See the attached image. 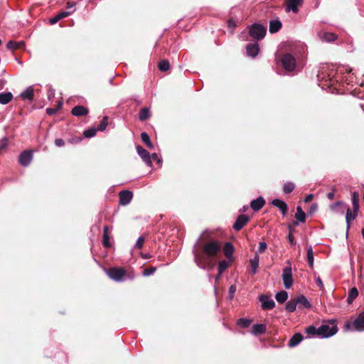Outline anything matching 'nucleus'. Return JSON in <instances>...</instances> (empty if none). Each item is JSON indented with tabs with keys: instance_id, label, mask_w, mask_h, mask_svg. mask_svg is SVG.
<instances>
[{
	"instance_id": "27",
	"label": "nucleus",
	"mask_w": 364,
	"mask_h": 364,
	"mask_svg": "<svg viewBox=\"0 0 364 364\" xmlns=\"http://www.w3.org/2000/svg\"><path fill=\"white\" fill-rule=\"evenodd\" d=\"M259 257L257 254H255L254 257L250 259V260L251 272H252V274H255L257 273V268L259 267Z\"/></svg>"
},
{
	"instance_id": "10",
	"label": "nucleus",
	"mask_w": 364,
	"mask_h": 364,
	"mask_svg": "<svg viewBox=\"0 0 364 364\" xmlns=\"http://www.w3.org/2000/svg\"><path fill=\"white\" fill-rule=\"evenodd\" d=\"M348 207L349 206L343 201H336V203L330 205V209L332 212L341 215H343Z\"/></svg>"
},
{
	"instance_id": "49",
	"label": "nucleus",
	"mask_w": 364,
	"mask_h": 364,
	"mask_svg": "<svg viewBox=\"0 0 364 364\" xmlns=\"http://www.w3.org/2000/svg\"><path fill=\"white\" fill-rule=\"evenodd\" d=\"M237 289L236 285L232 284L229 287L228 290V298L230 299H232L233 298V295L235 293Z\"/></svg>"
},
{
	"instance_id": "57",
	"label": "nucleus",
	"mask_w": 364,
	"mask_h": 364,
	"mask_svg": "<svg viewBox=\"0 0 364 364\" xmlns=\"http://www.w3.org/2000/svg\"><path fill=\"white\" fill-rule=\"evenodd\" d=\"M317 209H318V205L314 203V204L311 205L309 212V213H313L316 212L317 210Z\"/></svg>"
},
{
	"instance_id": "3",
	"label": "nucleus",
	"mask_w": 364,
	"mask_h": 364,
	"mask_svg": "<svg viewBox=\"0 0 364 364\" xmlns=\"http://www.w3.org/2000/svg\"><path fill=\"white\" fill-rule=\"evenodd\" d=\"M107 276L117 282H123L127 279H133L134 276L129 277L122 267H111L105 269Z\"/></svg>"
},
{
	"instance_id": "21",
	"label": "nucleus",
	"mask_w": 364,
	"mask_h": 364,
	"mask_svg": "<svg viewBox=\"0 0 364 364\" xmlns=\"http://www.w3.org/2000/svg\"><path fill=\"white\" fill-rule=\"evenodd\" d=\"M282 23L279 19L271 20L269 21V31L270 33H275L282 28Z\"/></svg>"
},
{
	"instance_id": "11",
	"label": "nucleus",
	"mask_w": 364,
	"mask_h": 364,
	"mask_svg": "<svg viewBox=\"0 0 364 364\" xmlns=\"http://www.w3.org/2000/svg\"><path fill=\"white\" fill-rule=\"evenodd\" d=\"M259 300L262 302L261 306L263 310H270L275 306L274 301L266 295H260Z\"/></svg>"
},
{
	"instance_id": "52",
	"label": "nucleus",
	"mask_w": 364,
	"mask_h": 364,
	"mask_svg": "<svg viewBox=\"0 0 364 364\" xmlns=\"http://www.w3.org/2000/svg\"><path fill=\"white\" fill-rule=\"evenodd\" d=\"M7 146V139L3 138L0 139V151L5 149Z\"/></svg>"
},
{
	"instance_id": "12",
	"label": "nucleus",
	"mask_w": 364,
	"mask_h": 364,
	"mask_svg": "<svg viewBox=\"0 0 364 364\" xmlns=\"http://www.w3.org/2000/svg\"><path fill=\"white\" fill-rule=\"evenodd\" d=\"M119 204L122 205H128L132 198H133V193L128 190H124L119 192Z\"/></svg>"
},
{
	"instance_id": "55",
	"label": "nucleus",
	"mask_w": 364,
	"mask_h": 364,
	"mask_svg": "<svg viewBox=\"0 0 364 364\" xmlns=\"http://www.w3.org/2000/svg\"><path fill=\"white\" fill-rule=\"evenodd\" d=\"M228 26L232 31H233L236 27V23L232 19H230L228 21Z\"/></svg>"
},
{
	"instance_id": "64",
	"label": "nucleus",
	"mask_w": 364,
	"mask_h": 364,
	"mask_svg": "<svg viewBox=\"0 0 364 364\" xmlns=\"http://www.w3.org/2000/svg\"><path fill=\"white\" fill-rule=\"evenodd\" d=\"M246 34H247L246 31H243V32H242V33H240V37L241 38H242V39L245 40V37Z\"/></svg>"
},
{
	"instance_id": "45",
	"label": "nucleus",
	"mask_w": 364,
	"mask_h": 364,
	"mask_svg": "<svg viewBox=\"0 0 364 364\" xmlns=\"http://www.w3.org/2000/svg\"><path fill=\"white\" fill-rule=\"evenodd\" d=\"M324 38L326 41L331 42L337 39V36L333 33H327L325 34Z\"/></svg>"
},
{
	"instance_id": "61",
	"label": "nucleus",
	"mask_w": 364,
	"mask_h": 364,
	"mask_svg": "<svg viewBox=\"0 0 364 364\" xmlns=\"http://www.w3.org/2000/svg\"><path fill=\"white\" fill-rule=\"evenodd\" d=\"M287 237L289 243L294 245L295 244L294 237L289 233Z\"/></svg>"
},
{
	"instance_id": "18",
	"label": "nucleus",
	"mask_w": 364,
	"mask_h": 364,
	"mask_svg": "<svg viewBox=\"0 0 364 364\" xmlns=\"http://www.w3.org/2000/svg\"><path fill=\"white\" fill-rule=\"evenodd\" d=\"M88 112V109L82 105H77L71 110V114L75 117L85 116Z\"/></svg>"
},
{
	"instance_id": "50",
	"label": "nucleus",
	"mask_w": 364,
	"mask_h": 364,
	"mask_svg": "<svg viewBox=\"0 0 364 364\" xmlns=\"http://www.w3.org/2000/svg\"><path fill=\"white\" fill-rule=\"evenodd\" d=\"M267 247V245L265 242L262 241L259 242V247H258V252L263 253Z\"/></svg>"
},
{
	"instance_id": "53",
	"label": "nucleus",
	"mask_w": 364,
	"mask_h": 364,
	"mask_svg": "<svg viewBox=\"0 0 364 364\" xmlns=\"http://www.w3.org/2000/svg\"><path fill=\"white\" fill-rule=\"evenodd\" d=\"M55 145L58 147L63 146L65 145V141L63 139H56L55 140Z\"/></svg>"
},
{
	"instance_id": "39",
	"label": "nucleus",
	"mask_w": 364,
	"mask_h": 364,
	"mask_svg": "<svg viewBox=\"0 0 364 364\" xmlns=\"http://www.w3.org/2000/svg\"><path fill=\"white\" fill-rule=\"evenodd\" d=\"M150 117V112L149 108L143 107L139 113V118L141 121H144Z\"/></svg>"
},
{
	"instance_id": "6",
	"label": "nucleus",
	"mask_w": 364,
	"mask_h": 364,
	"mask_svg": "<svg viewBox=\"0 0 364 364\" xmlns=\"http://www.w3.org/2000/svg\"><path fill=\"white\" fill-rule=\"evenodd\" d=\"M288 266L283 269L282 275L284 286L289 289L293 284L291 264L289 260L287 261Z\"/></svg>"
},
{
	"instance_id": "2",
	"label": "nucleus",
	"mask_w": 364,
	"mask_h": 364,
	"mask_svg": "<svg viewBox=\"0 0 364 364\" xmlns=\"http://www.w3.org/2000/svg\"><path fill=\"white\" fill-rule=\"evenodd\" d=\"M352 69L346 67L334 68L333 65L324 63L319 66L317 80L318 85L322 89H325V87L330 88L331 86L335 85L340 80H344L348 84L353 82L352 80Z\"/></svg>"
},
{
	"instance_id": "16",
	"label": "nucleus",
	"mask_w": 364,
	"mask_h": 364,
	"mask_svg": "<svg viewBox=\"0 0 364 364\" xmlns=\"http://www.w3.org/2000/svg\"><path fill=\"white\" fill-rule=\"evenodd\" d=\"M272 205L277 208L283 215H285L288 211V207L287 203L281 199H274L272 201Z\"/></svg>"
},
{
	"instance_id": "58",
	"label": "nucleus",
	"mask_w": 364,
	"mask_h": 364,
	"mask_svg": "<svg viewBox=\"0 0 364 364\" xmlns=\"http://www.w3.org/2000/svg\"><path fill=\"white\" fill-rule=\"evenodd\" d=\"M151 159H154V160H156L157 161L158 164H161V160L160 159L158 158V155L156 153H153L151 155Z\"/></svg>"
},
{
	"instance_id": "42",
	"label": "nucleus",
	"mask_w": 364,
	"mask_h": 364,
	"mask_svg": "<svg viewBox=\"0 0 364 364\" xmlns=\"http://www.w3.org/2000/svg\"><path fill=\"white\" fill-rule=\"evenodd\" d=\"M251 323V321L247 318H240L237 321V324L241 328H247Z\"/></svg>"
},
{
	"instance_id": "13",
	"label": "nucleus",
	"mask_w": 364,
	"mask_h": 364,
	"mask_svg": "<svg viewBox=\"0 0 364 364\" xmlns=\"http://www.w3.org/2000/svg\"><path fill=\"white\" fill-rule=\"evenodd\" d=\"M250 218L247 215L241 214L240 215L233 224V228L236 231L240 230L249 221Z\"/></svg>"
},
{
	"instance_id": "43",
	"label": "nucleus",
	"mask_w": 364,
	"mask_h": 364,
	"mask_svg": "<svg viewBox=\"0 0 364 364\" xmlns=\"http://www.w3.org/2000/svg\"><path fill=\"white\" fill-rule=\"evenodd\" d=\"M96 133H97V129L95 127H90L84 131L83 135L86 138H92L96 135Z\"/></svg>"
},
{
	"instance_id": "17",
	"label": "nucleus",
	"mask_w": 364,
	"mask_h": 364,
	"mask_svg": "<svg viewBox=\"0 0 364 364\" xmlns=\"http://www.w3.org/2000/svg\"><path fill=\"white\" fill-rule=\"evenodd\" d=\"M302 3V0H287V11H291L293 13L296 14L299 11L298 6Z\"/></svg>"
},
{
	"instance_id": "62",
	"label": "nucleus",
	"mask_w": 364,
	"mask_h": 364,
	"mask_svg": "<svg viewBox=\"0 0 364 364\" xmlns=\"http://www.w3.org/2000/svg\"><path fill=\"white\" fill-rule=\"evenodd\" d=\"M151 257V255L148 253H145V254H141V257L143 259H148Z\"/></svg>"
},
{
	"instance_id": "8",
	"label": "nucleus",
	"mask_w": 364,
	"mask_h": 364,
	"mask_svg": "<svg viewBox=\"0 0 364 364\" xmlns=\"http://www.w3.org/2000/svg\"><path fill=\"white\" fill-rule=\"evenodd\" d=\"M32 159L33 151L31 150H25L20 154L18 162L21 166L26 167L31 164Z\"/></svg>"
},
{
	"instance_id": "22",
	"label": "nucleus",
	"mask_w": 364,
	"mask_h": 364,
	"mask_svg": "<svg viewBox=\"0 0 364 364\" xmlns=\"http://www.w3.org/2000/svg\"><path fill=\"white\" fill-rule=\"evenodd\" d=\"M295 218H296V221H294L293 224L294 225H298L299 223H304L306 220V213L303 211L302 208L300 206L296 207V213L295 214Z\"/></svg>"
},
{
	"instance_id": "63",
	"label": "nucleus",
	"mask_w": 364,
	"mask_h": 364,
	"mask_svg": "<svg viewBox=\"0 0 364 364\" xmlns=\"http://www.w3.org/2000/svg\"><path fill=\"white\" fill-rule=\"evenodd\" d=\"M312 198H313V195L312 194H309L308 196H306V197L305 198V201L307 202L309 200H311Z\"/></svg>"
},
{
	"instance_id": "41",
	"label": "nucleus",
	"mask_w": 364,
	"mask_h": 364,
	"mask_svg": "<svg viewBox=\"0 0 364 364\" xmlns=\"http://www.w3.org/2000/svg\"><path fill=\"white\" fill-rule=\"evenodd\" d=\"M170 68V64L168 60H162L159 63V68L161 71H167Z\"/></svg>"
},
{
	"instance_id": "14",
	"label": "nucleus",
	"mask_w": 364,
	"mask_h": 364,
	"mask_svg": "<svg viewBox=\"0 0 364 364\" xmlns=\"http://www.w3.org/2000/svg\"><path fill=\"white\" fill-rule=\"evenodd\" d=\"M353 330L364 331V311L359 314L358 318L353 323Z\"/></svg>"
},
{
	"instance_id": "28",
	"label": "nucleus",
	"mask_w": 364,
	"mask_h": 364,
	"mask_svg": "<svg viewBox=\"0 0 364 364\" xmlns=\"http://www.w3.org/2000/svg\"><path fill=\"white\" fill-rule=\"evenodd\" d=\"M13 99V94L11 92L0 93V104L7 105Z\"/></svg>"
},
{
	"instance_id": "1",
	"label": "nucleus",
	"mask_w": 364,
	"mask_h": 364,
	"mask_svg": "<svg viewBox=\"0 0 364 364\" xmlns=\"http://www.w3.org/2000/svg\"><path fill=\"white\" fill-rule=\"evenodd\" d=\"M200 239L193 245L194 262L202 269H211L214 266L215 256L221 250V244L215 240L204 242Z\"/></svg>"
},
{
	"instance_id": "36",
	"label": "nucleus",
	"mask_w": 364,
	"mask_h": 364,
	"mask_svg": "<svg viewBox=\"0 0 364 364\" xmlns=\"http://www.w3.org/2000/svg\"><path fill=\"white\" fill-rule=\"evenodd\" d=\"M306 258H307V262H308L309 267L311 268H313L314 259L313 248H312L311 245L309 246L307 248Z\"/></svg>"
},
{
	"instance_id": "29",
	"label": "nucleus",
	"mask_w": 364,
	"mask_h": 364,
	"mask_svg": "<svg viewBox=\"0 0 364 364\" xmlns=\"http://www.w3.org/2000/svg\"><path fill=\"white\" fill-rule=\"evenodd\" d=\"M306 333L308 335V338H319V327L316 328L314 326H309L306 328Z\"/></svg>"
},
{
	"instance_id": "44",
	"label": "nucleus",
	"mask_w": 364,
	"mask_h": 364,
	"mask_svg": "<svg viewBox=\"0 0 364 364\" xmlns=\"http://www.w3.org/2000/svg\"><path fill=\"white\" fill-rule=\"evenodd\" d=\"M107 119H108L107 117L105 116L103 117L102 120L100 122V123L97 126V128H96L97 131L103 132L106 129L107 124H108Z\"/></svg>"
},
{
	"instance_id": "40",
	"label": "nucleus",
	"mask_w": 364,
	"mask_h": 364,
	"mask_svg": "<svg viewBox=\"0 0 364 364\" xmlns=\"http://www.w3.org/2000/svg\"><path fill=\"white\" fill-rule=\"evenodd\" d=\"M295 188V185L291 181L286 182L283 186V192L285 194L291 193Z\"/></svg>"
},
{
	"instance_id": "33",
	"label": "nucleus",
	"mask_w": 364,
	"mask_h": 364,
	"mask_svg": "<svg viewBox=\"0 0 364 364\" xmlns=\"http://www.w3.org/2000/svg\"><path fill=\"white\" fill-rule=\"evenodd\" d=\"M109 228L105 225L103 228L102 244L105 247H109L111 244L109 242V237L108 235Z\"/></svg>"
},
{
	"instance_id": "35",
	"label": "nucleus",
	"mask_w": 364,
	"mask_h": 364,
	"mask_svg": "<svg viewBox=\"0 0 364 364\" xmlns=\"http://www.w3.org/2000/svg\"><path fill=\"white\" fill-rule=\"evenodd\" d=\"M141 141L147 146L148 148H149L150 149H154V146L153 143L151 141L150 137L146 132H144L141 134Z\"/></svg>"
},
{
	"instance_id": "59",
	"label": "nucleus",
	"mask_w": 364,
	"mask_h": 364,
	"mask_svg": "<svg viewBox=\"0 0 364 364\" xmlns=\"http://www.w3.org/2000/svg\"><path fill=\"white\" fill-rule=\"evenodd\" d=\"M56 109L55 108H47L46 109V113L48 114V115H53L54 114L55 112H56Z\"/></svg>"
},
{
	"instance_id": "4",
	"label": "nucleus",
	"mask_w": 364,
	"mask_h": 364,
	"mask_svg": "<svg viewBox=\"0 0 364 364\" xmlns=\"http://www.w3.org/2000/svg\"><path fill=\"white\" fill-rule=\"evenodd\" d=\"M267 33L266 28L258 23L252 24L249 28L248 34L255 41H260L263 39Z\"/></svg>"
},
{
	"instance_id": "60",
	"label": "nucleus",
	"mask_w": 364,
	"mask_h": 364,
	"mask_svg": "<svg viewBox=\"0 0 364 364\" xmlns=\"http://www.w3.org/2000/svg\"><path fill=\"white\" fill-rule=\"evenodd\" d=\"M75 6V2H73V1H68L67 2L66 4V7L67 9H71L73 8H74Z\"/></svg>"
},
{
	"instance_id": "30",
	"label": "nucleus",
	"mask_w": 364,
	"mask_h": 364,
	"mask_svg": "<svg viewBox=\"0 0 364 364\" xmlns=\"http://www.w3.org/2000/svg\"><path fill=\"white\" fill-rule=\"evenodd\" d=\"M358 296V290L356 287H353L351 288L349 291H348V297H347V303L348 304H351L353 303V301H354V299Z\"/></svg>"
},
{
	"instance_id": "24",
	"label": "nucleus",
	"mask_w": 364,
	"mask_h": 364,
	"mask_svg": "<svg viewBox=\"0 0 364 364\" xmlns=\"http://www.w3.org/2000/svg\"><path fill=\"white\" fill-rule=\"evenodd\" d=\"M266 325L263 323L254 324L252 326V333L255 336L263 334L266 332Z\"/></svg>"
},
{
	"instance_id": "34",
	"label": "nucleus",
	"mask_w": 364,
	"mask_h": 364,
	"mask_svg": "<svg viewBox=\"0 0 364 364\" xmlns=\"http://www.w3.org/2000/svg\"><path fill=\"white\" fill-rule=\"evenodd\" d=\"M275 299L279 304L284 303L288 299V293L286 291L282 290L275 294Z\"/></svg>"
},
{
	"instance_id": "48",
	"label": "nucleus",
	"mask_w": 364,
	"mask_h": 364,
	"mask_svg": "<svg viewBox=\"0 0 364 364\" xmlns=\"http://www.w3.org/2000/svg\"><path fill=\"white\" fill-rule=\"evenodd\" d=\"M6 47L10 50H16L18 48V43L14 41H10L7 43Z\"/></svg>"
},
{
	"instance_id": "26",
	"label": "nucleus",
	"mask_w": 364,
	"mask_h": 364,
	"mask_svg": "<svg viewBox=\"0 0 364 364\" xmlns=\"http://www.w3.org/2000/svg\"><path fill=\"white\" fill-rule=\"evenodd\" d=\"M296 299V302H297L299 308L301 306H302L305 309L311 308V303L309 301V300L306 299V297L305 296H304L302 294L299 295V296H297V298Z\"/></svg>"
},
{
	"instance_id": "54",
	"label": "nucleus",
	"mask_w": 364,
	"mask_h": 364,
	"mask_svg": "<svg viewBox=\"0 0 364 364\" xmlns=\"http://www.w3.org/2000/svg\"><path fill=\"white\" fill-rule=\"evenodd\" d=\"M316 283L321 289H323V284L320 277H316Z\"/></svg>"
},
{
	"instance_id": "32",
	"label": "nucleus",
	"mask_w": 364,
	"mask_h": 364,
	"mask_svg": "<svg viewBox=\"0 0 364 364\" xmlns=\"http://www.w3.org/2000/svg\"><path fill=\"white\" fill-rule=\"evenodd\" d=\"M352 204L353 212H358L359 210V194L358 192L354 191L352 193Z\"/></svg>"
},
{
	"instance_id": "25",
	"label": "nucleus",
	"mask_w": 364,
	"mask_h": 364,
	"mask_svg": "<svg viewBox=\"0 0 364 364\" xmlns=\"http://www.w3.org/2000/svg\"><path fill=\"white\" fill-rule=\"evenodd\" d=\"M75 10L72 11H61L58 13L55 16L50 19V24H55L58 21L70 16Z\"/></svg>"
},
{
	"instance_id": "38",
	"label": "nucleus",
	"mask_w": 364,
	"mask_h": 364,
	"mask_svg": "<svg viewBox=\"0 0 364 364\" xmlns=\"http://www.w3.org/2000/svg\"><path fill=\"white\" fill-rule=\"evenodd\" d=\"M297 305L296 299L290 300L286 303L285 308L288 312L292 313L296 310Z\"/></svg>"
},
{
	"instance_id": "5",
	"label": "nucleus",
	"mask_w": 364,
	"mask_h": 364,
	"mask_svg": "<svg viewBox=\"0 0 364 364\" xmlns=\"http://www.w3.org/2000/svg\"><path fill=\"white\" fill-rule=\"evenodd\" d=\"M337 332L338 327L335 323H323L319 327V338H330Z\"/></svg>"
},
{
	"instance_id": "56",
	"label": "nucleus",
	"mask_w": 364,
	"mask_h": 364,
	"mask_svg": "<svg viewBox=\"0 0 364 364\" xmlns=\"http://www.w3.org/2000/svg\"><path fill=\"white\" fill-rule=\"evenodd\" d=\"M335 192H336V188H333L332 191H331V192H329V193L327 194V198H328L329 200H333V199H334V198H335Z\"/></svg>"
},
{
	"instance_id": "20",
	"label": "nucleus",
	"mask_w": 364,
	"mask_h": 364,
	"mask_svg": "<svg viewBox=\"0 0 364 364\" xmlns=\"http://www.w3.org/2000/svg\"><path fill=\"white\" fill-rule=\"evenodd\" d=\"M20 96L23 100L32 101L34 97V89L33 86H28L21 93Z\"/></svg>"
},
{
	"instance_id": "9",
	"label": "nucleus",
	"mask_w": 364,
	"mask_h": 364,
	"mask_svg": "<svg viewBox=\"0 0 364 364\" xmlns=\"http://www.w3.org/2000/svg\"><path fill=\"white\" fill-rule=\"evenodd\" d=\"M136 151L138 155L141 158L144 162L149 167L152 166V161L151 160V155L140 145L136 146Z\"/></svg>"
},
{
	"instance_id": "23",
	"label": "nucleus",
	"mask_w": 364,
	"mask_h": 364,
	"mask_svg": "<svg viewBox=\"0 0 364 364\" xmlns=\"http://www.w3.org/2000/svg\"><path fill=\"white\" fill-rule=\"evenodd\" d=\"M303 340V336L300 333H295L289 341L288 346L289 347H295L299 345Z\"/></svg>"
},
{
	"instance_id": "47",
	"label": "nucleus",
	"mask_w": 364,
	"mask_h": 364,
	"mask_svg": "<svg viewBox=\"0 0 364 364\" xmlns=\"http://www.w3.org/2000/svg\"><path fill=\"white\" fill-rule=\"evenodd\" d=\"M156 270V268L154 267H151L149 268H146L144 270L142 275L144 277H149L150 275H152Z\"/></svg>"
},
{
	"instance_id": "37",
	"label": "nucleus",
	"mask_w": 364,
	"mask_h": 364,
	"mask_svg": "<svg viewBox=\"0 0 364 364\" xmlns=\"http://www.w3.org/2000/svg\"><path fill=\"white\" fill-rule=\"evenodd\" d=\"M234 251V247L231 242H226L223 247V252L227 257L232 256Z\"/></svg>"
},
{
	"instance_id": "31",
	"label": "nucleus",
	"mask_w": 364,
	"mask_h": 364,
	"mask_svg": "<svg viewBox=\"0 0 364 364\" xmlns=\"http://www.w3.org/2000/svg\"><path fill=\"white\" fill-rule=\"evenodd\" d=\"M346 223H347V228L348 229L350 227V222L351 220H353L355 219V218L357 217L358 215V212H351L350 208L348 207V208L347 209V210L346 211Z\"/></svg>"
},
{
	"instance_id": "51",
	"label": "nucleus",
	"mask_w": 364,
	"mask_h": 364,
	"mask_svg": "<svg viewBox=\"0 0 364 364\" xmlns=\"http://www.w3.org/2000/svg\"><path fill=\"white\" fill-rule=\"evenodd\" d=\"M144 238L141 236L137 239V240L135 243V247L136 248L141 249L144 245Z\"/></svg>"
},
{
	"instance_id": "19",
	"label": "nucleus",
	"mask_w": 364,
	"mask_h": 364,
	"mask_svg": "<svg viewBox=\"0 0 364 364\" xmlns=\"http://www.w3.org/2000/svg\"><path fill=\"white\" fill-rule=\"evenodd\" d=\"M265 200L262 197L259 196L256 199H254L250 203V207L254 211H259L262 209V208L264 205Z\"/></svg>"
},
{
	"instance_id": "15",
	"label": "nucleus",
	"mask_w": 364,
	"mask_h": 364,
	"mask_svg": "<svg viewBox=\"0 0 364 364\" xmlns=\"http://www.w3.org/2000/svg\"><path fill=\"white\" fill-rule=\"evenodd\" d=\"M247 55L251 58H255L259 51V47L257 43H249L246 46Z\"/></svg>"
},
{
	"instance_id": "46",
	"label": "nucleus",
	"mask_w": 364,
	"mask_h": 364,
	"mask_svg": "<svg viewBox=\"0 0 364 364\" xmlns=\"http://www.w3.org/2000/svg\"><path fill=\"white\" fill-rule=\"evenodd\" d=\"M228 263L226 261L223 260L220 262L218 268L219 274H222L223 272L228 268Z\"/></svg>"
},
{
	"instance_id": "7",
	"label": "nucleus",
	"mask_w": 364,
	"mask_h": 364,
	"mask_svg": "<svg viewBox=\"0 0 364 364\" xmlns=\"http://www.w3.org/2000/svg\"><path fill=\"white\" fill-rule=\"evenodd\" d=\"M282 64L285 70L291 72L296 68V59L290 53L284 54L281 59Z\"/></svg>"
}]
</instances>
